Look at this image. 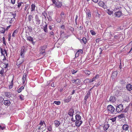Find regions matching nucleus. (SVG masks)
<instances>
[{
	"mask_svg": "<svg viewBox=\"0 0 132 132\" xmlns=\"http://www.w3.org/2000/svg\"><path fill=\"white\" fill-rule=\"evenodd\" d=\"M94 77L96 80L97 78H99V75H96V76Z\"/></svg>",
	"mask_w": 132,
	"mask_h": 132,
	"instance_id": "0e129e2a",
	"label": "nucleus"
},
{
	"mask_svg": "<svg viewBox=\"0 0 132 132\" xmlns=\"http://www.w3.org/2000/svg\"><path fill=\"white\" fill-rule=\"evenodd\" d=\"M71 96H69L68 98L64 100L65 102L68 103L70 101L71 99Z\"/></svg>",
	"mask_w": 132,
	"mask_h": 132,
	"instance_id": "c756f323",
	"label": "nucleus"
},
{
	"mask_svg": "<svg viewBox=\"0 0 132 132\" xmlns=\"http://www.w3.org/2000/svg\"><path fill=\"white\" fill-rule=\"evenodd\" d=\"M15 20V19L11 18V20L9 21V22L10 23H12Z\"/></svg>",
	"mask_w": 132,
	"mask_h": 132,
	"instance_id": "49530a36",
	"label": "nucleus"
},
{
	"mask_svg": "<svg viewBox=\"0 0 132 132\" xmlns=\"http://www.w3.org/2000/svg\"><path fill=\"white\" fill-rule=\"evenodd\" d=\"M105 34H106L107 35H109V36H110V37H111V36H113V34H111L110 33V32H106L105 33Z\"/></svg>",
	"mask_w": 132,
	"mask_h": 132,
	"instance_id": "4d7b16f0",
	"label": "nucleus"
},
{
	"mask_svg": "<svg viewBox=\"0 0 132 132\" xmlns=\"http://www.w3.org/2000/svg\"><path fill=\"white\" fill-rule=\"evenodd\" d=\"M54 123L56 127H58L60 125V122L57 120H55L54 121Z\"/></svg>",
	"mask_w": 132,
	"mask_h": 132,
	"instance_id": "2eb2a0df",
	"label": "nucleus"
},
{
	"mask_svg": "<svg viewBox=\"0 0 132 132\" xmlns=\"http://www.w3.org/2000/svg\"><path fill=\"white\" fill-rule=\"evenodd\" d=\"M11 34H10L8 36V40L10 41V39H11Z\"/></svg>",
	"mask_w": 132,
	"mask_h": 132,
	"instance_id": "69168bd1",
	"label": "nucleus"
},
{
	"mask_svg": "<svg viewBox=\"0 0 132 132\" xmlns=\"http://www.w3.org/2000/svg\"><path fill=\"white\" fill-rule=\"evenodd\" d=\"M117 117H115L113 118H112L110 119V120H111L112 122H114L116 121V120Z\"/></svg>",
	"mask_w": 132,
	"mask_h": 132,
	"instance_id": "a18cd8bd",
	"label": "nucleus"
},
{
	"mask_svg": "<svg viewBox=\"0 0 132 132\" xmlns=\"http://www.w3.org/2000/svg\"><path fill=\"white\" fill-rule=\"evenodd\" d=\"M10 101L8 100H5L4 101V104L6 106H9L11 104Z\"/></svg>",
	"mask_w": 132,
	"mask_h": 132,
	"instance_id": "4468645a",
	"label": "nucleus"
},
{
	"mask_svg": "<svg viewBox=\"0 0 132 132\" xmlns=\"http://www.w3.org/2000/svg\"><path fill=\"white\" fill-rule=\"evenodd\" d=\"M107 12L109 15H110L113 13V12L112 11L110 10L109 9H108L106 10Z\"/></svg>",
	"mask_w": 132,
	"mask_h": 132,
	"instance_id": "473e14b6",
	"label": "nucleus"
},
{
	"mask_svg": "<svg viewBox=\"0 0 132 132\" xmlns=\"http://www.w3.org/2000/svg\"><path fill=\"white\" fill-rule=\"evenodd\" d=\"M2 39H3V44L5 45H6V43H5V37H3Z\"/></svg>",
	"mask_w": 132,
	"mask_h": 132,
	"instance_id": "8fccbe9b",
	"label": "nucleus"
},
{
	"mask_svg": "<svg viewBox=\"0 0 132 132\" xmlns=\"http://www.w3.org/2000/svg\"><path fill=\"white\" fill-rule=\"evenodd\" d=\"M1 52V56H3V60H5L6 59V57L5 55V54H6V56L7 55V52L6 51L5 49H3L2 48H0Z\"/></svg>",
	"mask_w": 132,
	"mask_h": 132,
	"instance_id": "f03ea898",
	"label": "nucleus"
},
{
	"mask_svg": "<svg viewBox=\"0 0 132 132\" xmlns=\"http://www.w3.org/2000/svg\"><path fill=\"white\" fill-rule=\"evenodd\" d=\"M26 73L23 74V76L22 77L23 83V84L24 83V82L26 80Z\"/></svg>",
	"mask_w": 132,
	"mask_h": 132,
	"instance_id": "c85d7f7f",
	"label": "nucleus"
},
{
	"mask_svg": "<svg viewBox=\"0 0 132 132\" xmlns=\"http://www.w3.org/2000/svg\"><path fill=\"white\" fill-rule=\"evenodd\" d=\"M33 16L30 15L28 16V20L29 22H30L31 20L33 19Z\"/></svg>",
	"mask_w": 132,
	"mask_h": 132,
	"instance_id": "72a5a7b5",
	"label": "nucleus"
},
{
	"mask_svg": "<svg viewBox=\"0 0 132 132\" xmlns=\"http://www.w3.org/2000/svg\"><path fill=\"white\" fill-rule=\"evenodd\" d=\"M90 79H87L85 80L84 81V83L86 84L88 83L89 82H90Z\"/></svg>",
	"mask_w": 132,
	"mask_h": 132,
	"instance_id": "58836bf2",
	"label": "nucleus"
},
{
	"mask_svg": "<svg viewBox=\"0 0 132 132\" xmlns=\"http://www.w3.org/2000/svg\"><path fill=\"white\" fill-rule=\"evenodd\" d=\"M82 42H83L85 44L86 43V38L83 37L82 39Z\"/></svg>",
	"mask_w": 132,
	"mask_h": 132,
	"instance_id": "37998d69",
	"label": "nucleus"
},
{
	"mask_svg": "<svg viewBox=\"0 0 132 132\" xmlns=\"http://www.w3.org/2000/svg\"><path fill=\"white\" fill-rule=\"evenodd\" d=\"M77 71H76L74 70H72V72L73 74L74 73H76L77 72Z\"/></svg>",
	"mask_w": 132,
	"mask_h": 132,
	"instance_id": "774afa93",
	"label": "nucleus"
},
{
	"mask_svg": "<svg viewBox=\"0 0 132 132\" xmlns=\"http://www.w3.org/2000/svg\"><path fill=\"white\" fill-rule=\"evenodd\" d=\"M54 4L56 5V6L58 8L61 7L62 5V2L58 1Z\"/></svg>",
	"mask_w": 132,
	"mask_h": 132,
	"instance_id": "ddd939ff",
	"label": "nucleus"
},
{
	"mask_svg": "<svg viewBox=\"0 0 132 132\" xmlns=\"http://www.w3.org/2000/svg\"><path fill=\"white\" fill-rule=\"evenodd\" d=\"M90 32L92 35H95L96 34V33L95 32L92 30H90Z\"/></svg>",
	"mask_w": 132,
	"mask_h": 132,
	"instance_id": "de8ad7c7",
	"label": "nucleus"
},
{
	"mask_svg": "<svg viewBox=\"0 0 132 132\" xmlns=\"http://www.w3.org/2000/svg\"><path fill=\"white\" fill-rule=\"evenodd\" d=\"M13 79L10 83V84L9 86V88L10 89H11L12 88L13 86Z\"/></svg>",
	"mask_w": 132,
	"mask_h": 132,
	"instance_id": "7c9ffc66",
	"label": "nucleus"
},
{
	"mask_svg": "<svg viewBox=\"0 0 132 132\" xmlns=\"http://www.w3.org/2000/svg\"><path fill=\"white\" fill-rule=\"evenodd\" d=\"M75 117L76 120H81V117L79 115L77 114Z\"/></svg>",
	"mask_w": 132,
	"mask_h": 132,
	"instance_id": "bb28decb",
	"label": "nucleus"
},
{
	"mask_svg": "<svg viewBox=\"0 0 132 132\" xmlns=\"http://www.w3.org/2000/svg\"><path fill=\"white\" fill-rule=\"evenodd\" d=\"M5 28H1L0 31L1 33H4L5 32Z\"/></svg>",
	"mask_w": 132,
	"mask_h": 132,
	"instance_id": "79ce46f5",
	"label": "nucleus"
},
{
	"mask_svg": "<svg viewBox=\"0 0 132 132\" xmlns=\"http://www.w3.org/2000/svg\"><path fill=\"white\" fill-rule=\"evenodd\" d=\"M118 72L117 71H115L113 72L112 74V78H114L116 77L117 76Z\"/></svg>",
	"mask_w": 132,
	"mask_h": 132,
	"instance_id": "4be33fe9",
	"label": "nucleus"
},
{
	"mask_svg": "<svg viewBox=\"0 0 132 132\" xmlns=\"http://www.w3.org/2000/svg\"><path fill=\"white\" fill-rule=\"evenodd\" d=\"M27 39L30 42H32L33 40V38L31 36H28L27 37Z\"/></svg>",
	"mask_w": 132,
	"mask_h": 132,
	"instance_id": "2f4dec72",
	"label": "nucleus"
},
{
	"mask_svg": "<svg viewBox=\"0 0 132 132\" xmlns=\"http://www.w3.org/2000/svg\"><path fill=\"white\" fill-rule=\"evenodd\" d=\"M56 21L58 22H60L61 21V20L60 18H58L56 19Z\"/></svg>",
	"mask_w": 132,
	"mask_h": 132,
	"instance_id": "13d9d810",
	"label": "nucleus"
},
{
	"mask_svg": "<svg viewBox=\"0 0 132 132\" xmlns=\"http://www.w3.org/2000/svg\"><path fill=\"white\" fill-rule=\"evenodd\" d=\"M16 16V13H12L11 14V16L12 18H13L15 19V17Z\"/></svg>",
	"mask_w": 132,
	"mask_h": 132,
	"instance_id": "09e8293b",
	"label": "nucleus"
},
{
	"mask_svg": "<svg viewBox=\"0 0 132 132\" xmlns=\"http://www.w3.org/2000/svg\"><path fill=\"white\" fill-rule=\"evenodd\" d=\"M129 44V45H130V44H131V46H130V47H131V49H130V51L129 52V53H130V52L132 50V41H131L130 42Z\"/></svg>",
	"mask_w": 132,
	"mask_h": 132,
	"instance_id": "864d4df0",
	"label": "nucleus"
},
{
	"mask_svg": "<svg viewBox=\"0 0 132 132\" xmlns=\"http://www.w3.org/2000/svg\"><path fill=\"white\" fill-rule=\"evenodd\" d=\"M29 6V4H27L25 5V7L24 8V10L26 11Z\"/></svg>",
	"mask_w": 132,
	"mask_h": 132,
	"instance_id": "bf43d9fd",
	"label": "nucleus"
},
{
	"mask_svg": "<svg viewBox=\"0 0 132 132\" xmlns=\"http://www.w3.org/2000/svg\"><path fill=\"white\" fill-rule=\"evenodd\" d=\"M90 82H93V81H95V78L93 77V78L90 79Z\"/></svg>",
	"mask_w": 132,
	"mask_h": 132,
	"instance_id": "e2e57ef3",
	"label": "nucleus"
},
{
	"mask_svg": "<svg viewBox=\"0 0 132 132\" xmlns=\"http://www.w3.org/2000/svg\"><path fill=\"white\" fill-rule=\"evenodd\" d=\"M36 6L35 5L33 4H32L31 6V11L32 12V11H34L35 10Z\"/></svg>",
	"mask_w": 132,
	"mask_h": 132,
	"instance_id": "b1692460",
	"label": "nucleus"
},
{
	"mask_svg": "<svg viewBox=\"0 0 132 132\" xmlns=\"http://www.w3.org/2000/svg\"><path fill=\"white\" fill-rule=\"evenodd\" d=\"M17 3L18 4L17 5H16L17 6L18 8H19L22 5V4H23V3L22 2H19V1H18L17 2Z\"/></svg>",
	"mask_w": 132,
	"mask_h": 132,
	"instance_id": "cd10ccee",
	"label": "nucleus"
},
{
	"mask_svg": "<svg viewBox=\"0 0 132 132\" xmlns=\"http://www.w3.org/2000/svg\"><path fill=\"white\" fill-rule=\"evenodd\" d=\"M115 14L116 16L119 17L121 15L122 13L120 11H118L115 13Z\"/></svg>",
	"mask_w": 132,
	"mask_h": 132,
	"instance_id": "a211bd4d",
	"label": "nucleus"
},
{
	"mask_svg": "<svg viewBox=\"0 0 132 132\" xmlns=\"http://www.w3.org/2000/svg\"><path fill=\"white\" fill-rule=\"evenodd\" d=\"M109 126V125L108 124H105L104 126H103L104 130H107Z\"/></svg>",
	"mask_w": 132,
	"mask_h": 132,
	"instance_id": "a878e982",
	"label": "nucleus"
},
{
	"mask_svg": "<svg viewBox=\"0 0 132 132\" xmlns=\"http://www.w3.org/2000/svg\"><path fill=\"white\" fill-rule=\"evenodd\" d=\"M4 94L5 97L7 98H9L11 96V94L10 92H5Z\"/></svg>",
	"mask_w": 132,
	"mask_h": 132,
	"instance_id": "9d476101",
	"label": "nucleus"
},
{
	"mask_svg": "<svg viewBox=\"0 0 132 132\" xmlns=\"http://www.w3.org/2000/svg\"><path fill=\"white\" fill-rule=\"evenodd\" d=\"M16 0H11V3L13 5L15 3Z\"/></svg>",
	"mask_w": 132,
	"mask_h": 132,
	"instance_id": "603ef678",
	"label": "nucleus"
},
{
	"mask_svg": "<svg viewBox=\"0 0 132 132\" xmlns=\"http://www.w3.org/2000/svg\"><path fill=\"white\" fill-rule=\"evenodd\" d=\"M107 108L109 113L114 114V112H116L114 108L111 105H108Z\"/></svg>",
	"mask_w": 132,
	"mask_h": 132,
	"instance_id": "7ed1b4c3",
	"label": "nucleus"
},
{
	"mask_svg": "<svg viewBox=\"0 0 132 132\" xmlns=\"http://www.w3.org/2000/svg\"><path fill=\"white\" fill-rule=\"evenodd\" d=\"M21 52L20 53L21 57H24V49H22L21 50Z\"/></svg>",
	"mask_w": 132,
	"mask_h": 132,
	"instance_id": "393cba45",
	"label": "nucleus"
},
{
	"mask_svg": "<svg viewBox=\"0 0 132 132\" xmlns=\"http://www.w3.org/2000/svg\"><path fill=\"white\" fill-rule=\"evenodd\" d=\"M47 25L46 24L44 26V27L43 30L45 32H47L48 31V30L47 29Z\"/></svg>",
	"mask_w": 132,
	"mask_h": 132,
	"instance_id": "f704fd0d",
	"label": "nucleus"
},
{
	"mask_svg": "<svg viewBox=\"0 0 132 132\" xmlns=\"http://www.w3.org/2000/svg\"><path fill=\"white\" fill-rule=\"evenodd\" d=\"M99 6L103 7L104 6V3L102 1H100L98 3Z\"/></svg>",
	"mask_w": 132,
	"mask_h": 132,
	"instance_id": "aec40b11",
	"label": "nucleus"
},
{
	"mask_svg": "<svg viewBox=\"0 0 132 132\" xmlns=\"http://www.w3.org/2000/svg\"><path fill=\"white\" fill-rule=\"evenodd\" d=\"M86 10L87 11V12H86L87 17L89 19H90L91 17V13L89 10L86 9Z\"/></svg>",
	"mask_w": 132,
	"mask_h": 132,
	"instance_id": "1a4fd4ad",
	"label": "nucleus"
},
{
	"mask_svg": "<svg viewBox=\"0 0 132 132\" xmlns=\"http://www.w3.org/2000/svg\"><path fill=\"white\" fill-rule=\"evenodd\" d=\"M35 19L36 24L39 25L40 23V20L38 15H36L35 16Z\"/></svg>",
	"mask_w": 132,
	"mask_h": 132,
	"instance_id": "6e6552de",
	"label": "nucleus"
},
{
	"mask_svg": "<svg viewBox=\"0 0 132 132\" xmlns=\"http://www.w3.org/2000/svg\"><path fill=\"white\" fill-rule=\"evenodd\" d=\"M54 103L55 104H56L57 105H59L61 104V102L59 101H54Z\"/></svg>",
	"mask_w": 132,
	"mask_h": 132,
	"instance_id": "a19ab883",
	"label": "nucleus"
},
{
	"mask_svg": "<svg viewBox=\"0 0 132 132\" xmlns=\"http://www.w3.org/2000/svg\"><path fill=\"white\" fill-rule=\"evenodd\" d=\"M24 89V87L23 86H22L20 87L18 90V92L19 93H20L22 91V90Z\"/></svg>",
	"mask_w": 132,
	"mask_h": 132,
	"instance_id": "ea45409f",
	"label": "nucleus"
},
{
	"mask_svg": "<svg viewBox=\"0 0 132 132\" xmlns=\"http://www.w3.org/2000/svg\"><path fill=\"white\" fill-rule=\"evenodd\" d=\"M90 92H88L86 94V95L85 96L84 98V100L85 102L87 101V98H88L90 95Z\"/></svg>",
	"mask_w": 132,
	"mask_h": 132,
	"instance_id": "dca6fc26",
	"label": "nucleus"
},
{
	"mask_svg": "<svg viewBox=\"0 0 132 132\" xmlns=\"http://www.w3.org/2000/svg\"><path fill=\"white\" fill-rule=\"evenodd\" d=\"M42 14L44 16L45 18H46V16L47 15V14L46 12H44L43 13H42Z\"/></svg>",
	"mask_w": 132,
	"mask_h": 132,
	"instance_id": "680f3d73",
	"label": "nucleus"
},
{
	"mask_svg": "<svg viewBox=\"0 0 132 132\" xmlns=\"http://www.w3.org/2000/svg\"><path fill=\"white\" fill-rule=\"evenodd\" d=\"M84 72L88 76L91 73L90 72L87 70H85L84 71Z\"/></svg>",
	"mask_w": 132,
	"mask_h": 132,
	"instance_id": "e433bc0d",
	"label": "nucleus"
},
{
	"mask_svg": "<svg viewBox=\"0 0 132 132\" xmlns=\"http://www.w3.org/2000/svg\"><path fill=\"white\" fill-rule=\"evenodd\" d=\"M74 112V111L73 109H70L69 111L68 114L70 116L72 117Z\"/></svg>",
	"mask_w": 132,
	"mask_h": 132,
	"instance_id": "f3484780",
	"label": "nucleus"
},
{
	"mask_svg": "<svg viewBox=\"0 0 132 132\" xmlns=\"http://www.w3.org/2000/svg\"><path fill=\"white\" fill-rule=\"evenodd\" d=\"M47 129L48 131H51L52 130V127L50 125L47 127Z\"/></svg>",
	"mask_w": 132,
	"mask_h": 132,
	"instance_id": "4c0bfd02",
	"label": "nucleus"
},
{
	"mask_svg": "<svg viewBox=\"0 0 132 132\" xmlns=\"http://www.w3.org/2000/svg\"><path fill=\"white\" fill-rule=\"evenodd\" d=\"M19 31L18 29H16L13 32L12 35V36L13 37H14L17 34V33Z\"/></svg>",
	"mask_w": 132,
	"mask_h": 132,
	"instance_id": "412c9836",
	"label": "nucleus"
},
{
	"mask_svg": "<svg viewBox=\"0 0 132 132\" xmlns=\"http://www.w3.org/2000/svg\"><path fill=\"white\" fill-rule=\"evenodd\" d=\"M120 83L121 84H124L126 83V82L124 80H121L120 81Z\"/></svg>",
	"mask_w": 132,
	"mask_h": 132,
	"instance_id": "3c124183",
	"label": "nucleus"
},
{
	"mask_svg": "<svg viewBox=\"0 0 132 132\" xmlns=\"http://www.w3.org/2000/svg\"><path fill=\"white\" fill-rule=\"evenodd\" d=\"M20 99L21 100H24V96L22 95H20L19 96Z\"/></svg>",
	"mask_w": 132,
	"mask_h": 132,
	"instance_id": "c03bdc74",
	"label": "nucleus"
},
{
	"mask_svg": "<svg viewBox=\"0 0 132 132\" xmlns=\"http://www.w3.org/2000/svg\"><path fill=\"white\" fill-rule=\"evenodd\" d=\"M47 48L46 45H44L41 46L39 49V52L40 54L44 55L45 52V49Z\"/></svg>",
	"mask_w": 132,
	"mask_h": 132,
	"instance_id": "f257e3e1",
	"label": "nucleus"
},
{
	"mask_svg": "<svg viewBox=\"0 0 132 132\" xmlns=\"http://www.w3.org/2000/svg\"><path fill=\"white\" fill-rule=\"evenodd\" d=\"M82 123V122L81 120H76L75 122V125L78 127H79Z\"/></svg>",
	"mask_w": 132,
	"mask_h": 132,
	"instance_id": "9b49d317",
	"label": "nucleus"
},
{
	"mask_svg": "<svg viewBox=\"0 0 132 132\" xmlns=\"http://www.w3.org/2000/svg\"><path fill=\"white\" fill-rule=\"evenodd\" d=\"M11 27V25H9V26H7L5 29L6 30H7L9 28H10Z\"/></svg>",
	"mask_w": 132,
	"mask_h": 132,
	"instance_id": "338daca9",
	"label": "nucleus"
},
{
	"mask_svg": "<svg viewBox=\"0 0 132 132\" xmlns=\"http://www.w3.org/2000/svg\"><path fill=\"white\" fill-rule=\"evenodd\" d=\"M71 81L72 83L76 84H79L81 82L80 80L78 79L72 80Z\"/></svg>",
	"mask_w": 132,
	"mask_h": 132,
	"instance_id": "0eeeda50",
	"label": "nucleus"
},
{
	"mask_svg": "<svg viewBox=\"0 0 132 132\" xmlns=\"http://www.w3.org/2000/svg\"><path fill=\"white\" fill-rule=\"evenodd\" d=\"M4 69L2 68L1 70L0 71V74L1 75V76H3L4 75Z\"/></svg>",
	"mask_w": 132,
	"mask_h": 132,
	"instance_id": "c9c22d12",
	"label": "nucleus"
},
{
	"mask_svg": "<svg viewBox=\"0 0 132 132\" xmlns=\"http://www.w3.org/2000/svg\"><path fill=\"white\" fill-rule=\"evenodd\" d=\"M64 12H61V13L60 14V15L61 16V17L62 18H63V16L64 15Z\"/></svg>",
	"mask_w": 132,
	"mask_h": 132,
	"instance_id": "5fc2aeb1",
	"label": "nucleus"
},
{
	"mask_svg": "<svg viewBox=\"0 0 132 132\" xmlns=\"http://www.w3.org/2000/svg\"><path fill=\"white\" fill-rule=\"evenodd\" d=\"M129 128L127 124H124L122 126V129L123 130L127 131Z\"/></svg>",
	"mask_w": 132,
	"mask_h": 132,
	"instance_id": "6ab92c4d",
	"label": "nucleus"
},
{
	"mask_svg": "<svg viewBox=\"0 0 132 132\" xmlns=\"http://www.w3.org/2000/svg\"><path fill=\"white\" fill-rule=\"evenodd\" d=\"M24 60V58L23 57H20L17 62L16 64L18 66L22 63Z\"/></svg>",
	"mask_w": 132,
	"mask_h": 132,
	"instance_id": "39448f33",
	"label": "nucleus"
},
{
	"mask_svg": "<svg viewBox=\"0 0 132 132\" xmlns=\"http://www.w3.org/2000/svg\"><path fill=\"white\" fill-rule=\"evenodd\" d=\"M117 117L119 119H121V118L125 117V114L123 113H121L120 115L117 116Z\"/></svg>",
	"mask_w": 132,
	"mask_h": 132,
	"instance_id": "5701e85b",
	"label": "nucleus"
},
{
	"mask_svg": "<svg viewBox=\"0 0 132 132\" xmlns=\"http://www.w3.org/2000/svg\"><path fill=\"white\" fill-rule=\"evenodd\" d=\"M123 105L122 104H120L117 106L116 110L117 112H121L123 110Z\"/></svg>",
	"mask_w": 132,
	"mask_h": 132,
	"instance_id": "20e7f679",
	"label": "nucleus"
},
{
	"mask_svg": "<svg viewBox=\"0 0 132 132\" xmlns=\"http://www.w3.org/2000/svg\"><path fill=\"white\" fill-rule=\"evenodd\" d=\"M79 54H80L78 52H77L75 54V57H78L79 55Z\"/></svg>",
	"mask_w": 132,
	"mask_h": 132,
	"instance_id": "052dcab7",
	"label": "nucleus"
},
{
	"mask_svg": "<svg viewBox=\"0 0 132 132\" xmlns=\"http://www.w3.org/2000/svg\"><path fill=\"white\" fill-rule=\"evenodd\" d=\"M43 123H45L44 121H42V120H41L39 124L37 125V129L38 130H40L43 128V127H42V126L43 125Z\"/></svg>",
	"mask_w": 132,
	"mask_h": 132,
	"instance_id": "423d86ee",
	"label": "nucleus"
},
{
	"mask_svg": "<svg viewBox=\"0 0 132 132\" xmlns=\"http://www.w3.org/2000/svg\"><path fill=\"white\" fill-rule=\"evenodd\" d=\"M77 52H78L80 54H82L83 52V51L82 50H78Z\"/></svg>",
	"mask_w": 132,
	"mask_h": 132,
	"instance_id": "6e6d98bb",
	"label": "nucleus"
},
{
	"mask_svg": "<svg viewBox=\"0 0 132 132\" xmlns=\"http://www.w3.org/2000/svg\"><path fill=\"white\" fill-rule=\"evenodd\" d=\"M126 88L127 90L130 91L132 90V85L130 84L127 85Z\"/></svg>",
	"mask_w": 132,
	"mask_h": 132,
	"instance_id": "f8f14e48",
	"label": "nucleus"
}]
</instances>
